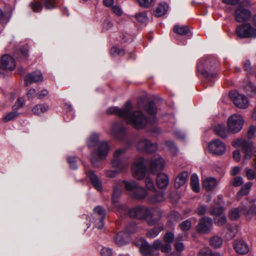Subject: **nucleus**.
<instances>
[{
    "instance_id": "obj_22",
    "label": "nucleus",
    "mask_w": 256,
    "mask_h": 256,
    "mask_svg": "<svg viewBox=\"0 0 256 256\" xmlns=\"http://www.w3.org/2000/svg\"><path fill=\"white\" fill-rule=\"evenodd\" d=\"M94 212L98 215L99 222L95 224V226L98 229L102 228L104 226V220L106 216L105 210L101 206H97L94 209Z\"/></svg>"
},
{
    "instance_id": "obj_63",
    "label": "nucleus",
    "mask_w": 256,
    "mask_h": 256,
    "mask_svg": "<svg viewBox=\"0 0 256 256\" xmlns=\"http://www.w3.org/2000/svg\"><path fill=\"white\" fill-rule=\"evenodd\" d=\"M112 9L113 12L118 16H121L122 14L121 8L118 6H113Z\"/></svg>"
},
{
    "instance_id": "obj_14",
    "label": "nucleus",
    "mask_w": 256,
    "mask_h": 256,
    "mask_svg": "<svg viewBox=\"0 0 256 256\" xmlns=\"http://www.w3.org/2000/svg\"><path fill=\"white\" fill-rule=\"evenodd\" d=\"M208 146L212 154L218 156L224 154L226 150L224 144L218 139H216L210 142Z\"/></svg>"
},
{
    "instance_id": "obj_31",
    "label": "nucleus",
    "mask_w": 256,
    "mask_h": 256,
    "mask_svg": "<svg viewBox=\"0 0 256 256\" xmlns=\"http://www.w3.org/2000/svg\"><path fill=\"white\" fill-rule=\"evenodd\" d=\"M173 30L174 33L181 36L186 35L190 32V29L188 26L179 24H176Z\"/></svg>"
},
{
    "instance_id": "obj_18",
    "label": "nucleus",
    "mask_w": 256,
    "mask_h": 256,
    "mask_svg": "<svg viewBox=\"0 0 256 256\" xmlns=\"http://www.w3.org/2000/svg\"><path fill=\"white\" fill-rule=\"evenodd\" d=\"M213 62L209 58H203L199 60L198 64V68L199 71H202L204 76L206 78H214L216 74H209L206 72H203V69H208L213 64Z\"/></svg>"
},
{
    "instance_id": "obj_23",
    "label": "nucleus",
    "mask_w": 256,
    "mask_h": 256,
    "mask_svg": "<svg viewBox=\"0 0 256 256\" xmlns=\"http://www.w3.org/2000/svg\"><path fill=\"white\" fill-rule=\"evenodd\" d=\"M169 182V178L168 175L164 173L158 174L156 179V183L159 188H165L168 185Z\"/></svg>"
},
{
    "instance_id": "obj_6",
    "label": "nucleus",
    "mask_w": 256,
    "mask_h": 256,
    "mask_svg": "<svg viewBox=\"0 0 256 256\" xmlns=\"http://www.w3.org/2000/svg\"><path fill=\"white\" fill-rule=\"evenodd\" d=\"M232 145L236 148H240L242 152L244 154V160H249L256 150L252 144L250 142H246L242 138L236 139L233 141Z\"/></svg>"
},
{
    "instance_id": "obj_12",
    "label": "nucleus",
    "mask_w": 256,
    "mask_h": 256,
    "mask_svg": "<svg viewBox=\"0 0 256 256\" xmlns=\"http://www.w3.org/2000/svg\"><path fill=\"white\" fill-rule=\"evenodd\" d=\"M229 96L235 106L240 108L245 109L249 106L248 98L243 94H240L236 92H231Z\"/></svg>"
},
{
    "instance_id": "obj_58",
    "label": "nucleus",
    "mask_w": 256,
    "mask_h": 256,
    "mask_svg": "<svg viewBox=\"0 0 256 256\" xmlns=\"http://www.w3.org/2000/svg\"><path fill=\"white\" fill-rule=\"evenodd\" d=\"M24 104V100L21 98L18 99L15 104L12 106L13 110H17L20 108L22 107Z\"/></svg>"
},
{
    "instance_id": "obj_27",
    "label": "nucleus",
    "mask_w": 256,
    "mask_h": 256,
    "mask_svg": "<svg viewBox=\"0 0 256 256\" xmlns=\"http://www.w3.org/2000/svg\"><path fill=\"white\" fill-rule=\"evenodd\" d=\"M14 8L10 6L8 10L4 12L0 8V24H6L12 17Z\"/></svg>"
},
{
    "instance_id": "obj_9",
    "label": "nucleus",
    "mask_w": 256,
    "mask_h": 256,
    "mask_svg": "<svg viewBox=\"0 0 256 256\" xmlns=\"http://www.w3.org/2000/svg\"><path fill=\"white\" fill-rule=\"evenodd\" d=\"M134 177L138 180H142L146 172L145 160L142 158L136 159L132 166Z\"/></svg>"
},
{
    "instance_id": "obj_10",
    "label": "nucleus",
    "mask_w": 256,
    "mask_h": 256,
    "mask_svg": "<svg viewBox=\"0 0 256 256\" xmlns=\"http://www.w3.org/2000/svg\"><path fill=\"white\" fill-rule=\"evenodd\" d=\"M126 134L125 126L120 122H114L110 127V134L114 138L118 140H123Z\"/></svg>"
},
{
    "instance_id": "obj_57",
    "label": "nucleus",
    "mask_w": 256,
    "mask_h": 256,
    "mask_svg": "<svg viewBox=\"0 0 256 256\" xmlns=\"http://www.w3.org/2000/svg\"><path fill=\"white\" fill-rule=\"evenodd\" d=\"M68 161L70 164V166L72 169L76 170L78 166L76 162V158L74 157H68Z\"/></svg>"
},
{
    "instance_id": "obj_47",
    "label": "nucleus",
    "mask_w": 256,
    "mask_h": 256,
    "mask_svg": "<svg viewBox=\"0 0 256 256\" xmlns=\"http://www.w3.org/2000/svg\"><path fill=\"white\" fill-rule=\"evenodd\" d=\"M174 238V236L172 232H168L164 234V240L166 243L170 244L173 242Z\"/></svg>"
},
{
    "instance_id": "obj_38",
    "label": "nucleus",
    "mask_w": 256,
    "mask_h": 256,
    "mask_svg": "<svg viewBox=\"0 0 256 256\" xmlns=\"http://www.w3.org/2000/svg\"><path fill=\"white\" fill-rule=\"evenodd\" d=\"M121 190L117 186L114 187L113 194L112 196V202L113 204H115L116 206L120 207V206L118 204V200L121 194Z\"/></svg>"
},
{
    "instance_id": "obj_15",
    "label": "nucleus",
    "mask_w": 256,
    "mask_h": 256,
    "mask_svg": "<svg viewBox=\"0 0 256 256\" xmlns=\"http://www.w3.org/2000/svg\"><path fill=\"white\" fill-rule=\"evenodd\" d=\"M251 16L250 12L240 5L238 6L234 12L235 20L238 22H243L248 20Z\"/></svg>"
},
{
    "instance_id": "obj_59",
    "label": "nucleus",
    "mask_w": 256,
    "mask_h": 256,
    "mask_svg": "<svg viewBox=\"0 0 256 256\" xmlns=\"http://www.w3.org/2000/svg\"><path fill=\"white\" fill-rule=\"evenodd\" d=\"M246 173L248 178L250 180H252L255 178V172L250 168H246Z\"/></svg>"
},
{
    "instance_id": "obj_39",
    "label": "nucleus",
    "mask_w": 256,
    "mask_h": 256,
    "mask_svg": "<svg viewBox=\"0 0 256 256\" xmlns=\"http://www.w3.org/2000/svg\"><path fill=\"white\" fill-rule=\"evenodd\" d=\"M147 194L146 190L142 187L138 186L133 194V196L138 200L144 199Z\"/></svg>"
},
{
    "instance_id": "obj_41",
    "label": "nucleus",
    "mask_w": 256,
    "mask_h": 256,
    "mask_svg": "<svg viewBox=\"0 0 256 256\" xmlns=\"http://www.w3.org/2000/svg\"><path fill=\"white\" fill-rule=\"evenodd\" d=\"M222 244V239L220 237L217 236H213L210 240V245L214 248L220 247Z\"/></svg>"
},
{
    "instance_id": "obj_13",
    "label": "nucleus",
    "mask_w": 256,
    "mask_h": 256,
    "mask_svg": "<svg viewBox=\"0 0 256 256\" xmlns=\"http://www.w3.org/2000/svg\"><path fill=\"white\" fill-rule=\"evenodd\" d=\"M16 67L14 59L9 54H4L2 56L0 62V72L3 70H13Z\"/></svg>"
},
{
    "instance_id": "obj_45",
    "label": "nucleus",
    "mask_w": 256,
    "mask_h": 256,
    "mask_svg": "<svg viewBox=\"0 0 256 256\" xmlns=\"http://www.w3.org/2000/svg\"><path fill=\"white\" fill-rule=\"evenodd\" d=\"M192 226V222L190 220H187L182 222L180 224V227L182 231H187L189 230Z\"/></svg>"
},
{
    "instance_id": "obj_53",
    "label": "nucleus",
    "mask_w": 256,
    "mask_h": 256,
    "mask_svg": "<svg viewBox=\"0 0 256 256\" xmlns=\"http://www.w3.org/2000/svg\"><path fill=\"white\" fill-rule=\"evenodd\" d=\"M124 51L123 49H120L118 47H113L110 50V54L113 56L116 54L124 56Z\"/></svg>"
},
{
    "instance_id": "obj_24",
    "label": "nucleus",
    "mask_w": 256,
    "mask_h": 256,
    "mask_svg": "<svg viewBox=\"0 0 256 256\" xmlns=\"http://www.w3.org/2000/svg\"><path fill=\"white\" fill-rule=\"evenodd\" d=\"M218 184L216 178L208 177L203 180L202 184L206 190L210 191L215 188Z\"/></svg>"
},
{
    "instance_id": "obj_3",
    "label": "nucleus",
    "mask_w": 256,
    "mask_h": 256,
    "mask_svg": "<svg viewBox=\"0 0 256 256\" xmlns=\"http://www.w3.org/2000/svg\"><path fill=\"white\" fill-rule=\"evenodd\" d=\"M110 150V146L106 141L100 142L96 148V153L98 158L94 156V154H92L90 160L92 164L94 167H98L100 166V160L104 159L108 154Z\"/></svg>"
},
{
    "instance_id": "obj_17",
    "label": "nucleus",
    "mask_w": 256,
    "mask_h": 256,
    "mask_svg": "<svg viewBox=\"0 0 256 256\" xmlns=\"http://www.w3.org/2000/svg\"><path fill=\"white\" fill-rule=\"evenodd\" d=\"M137 148L140 151L152 153L156 151L157 146L146 138H142L138 142Z\"/></svg>"
},
{
    "instance_id": "obj_36",
    "label": "nucleus",
    "mask_w": 256,
    "mask_h": 256,
    "mask_svg": "<svg viewBox=\"0 0 256 256\" xmlns=\"http://www.w3.org/2000/svg\"><path fill=\"white\" fill-rule=\"evenodd\" d=\"M190 180V185L192 190L196 192H199L200 187L199 184L198 178V176L195 174H193L191 176Z\"/></svg>"
},
{
    "instance_id": "obj_8",
    "label": "nucleus",
    "mask_w": 256,
    "mask_h": 256,
    "mask_svg": "<svg viewBox=\"0 0 256 256\" xmlns=\"http://www.w3.org/2000/svg\"><path fill=\"white\" fill-rule=\"evenodd\" d=\"M244 123V120L240 115L232 114L228 119V128L231 133H238L242 129Z\"/></svg>"
},
{
    "instance_id": "obj_56",
    "label": "nucleus",
    "mask_w": 256,
    "mask_h": 256,
    "mask_svg": "<svg viewBox=\"0 0 256 256\" xmlns=\"http://www.w3.org/2000/svg\"><path fill=\"white\" fill-rule=\"evenodd\" d=\"M112 254V250L108 248L104 247L100 250L101 256H111Z\"/></svg>"
},
{
    "instance_id": "obj_26",
    "label": "nucleus",
    "mask_w": 256,
    "mask_h": 256,
    "mask_svg": "<svg viewBox=\"0 0 256 256\" xmlns=\"http://www.w3.org/2000/svg\"><path fill=\"white\" fill-rule=\"evenodd\" d=\"M87 176L94 188L98 191H101L102 190V182L98 176L91 170L88 172Z\"/></svg>"
},
{
    "instance_id": "obj_62",
    "label": "nucleus",
    "mask_w": 256,
    "mask_h": 256,
    "mask_svg": "<svg viewBox=\"0 0 256 256\" xmlns=\"http://www.w3.org/2000/svg\"><path fill=\"white\" fill-rule=\"evenodd\" d=\"M256 131V127L252 126L250 127L248 132H247V136L249 138H252L254 136V133Z\"/></svg>"
},
{
    "instance_id": "obj_16",
    "label": "nucleus",
    "mask_w": 256,
    "mask_h": 256,
    "mask_svg": "<svg viewBox=\"0 0 256 256\" xmlns=\"http://www.w3.org/2000/svg\"><path fill=\"white\" fill-rule=\"evenodd\" d=\"M165 162L160 155H155L151 160L149 168L153 174L162 170L164 168Z\"/></svg>"
},
{
    "instance_id": "obj_28",
    "label": "nucleus",
    "mask_w": 256,
    "mask_h": 256,
    "mask_svg": "<svg viewBox=\"0 0 256 256\" xmlns=\"http://www.w3.org/2000/svg\"><path fill=\"white\" fill-rule=\"evenodd\" d=\"M188 177V172L184 171L180 173L176 178L174 182V187L176 188H179L184 184Z\"/></svg>"
},
{
    "instance_id": "obj_34",
    "label": "nucleus",
    "mask_w": 256,
    "mask_h": 256,
    "mask_svg": "<svg viewBox=\"0 0 256 256\" xmlns=\"http://www.w3.org/2000/svg\"><path fill=\"white\" fill-rule=\"evenodd\" d=\"M164 228L162 225L155 226L153 228L148 230L146 233V236L150 238H154L156 237Z\"/></svg>"
},
{
    "instance_id": "obj_46",
    "label": "nucleus",
    "mask_w": 256,
    "mask_h": 256,
    "mask_svg": "<svg viewBox=\"0 0 256 256\" xmlns=\"http://www.w3.org/2000/svg\"><path fill=\"white\" fill-rule=\"evenodd\" d=\"M44 6L47 10H51L55 8L56 0H43Z\"/></svg>"
},
{
    "instance_id": "obj_2",
    "label": "nucleus",
    "mask_w": 256,
    "mask_h": 256,
    "mask_svg": "<svg viewBox=\"0 0 256 256\" xmlns=\"http://www.w3.org/2000/svg\"><path fill=\"white\" fill-rule=\"evenodd\" d=\"M128 214L130 217L138 220L149 218L147 220V223L150 226L155 225L162 218V212L160 210H150L141 206L130 208Z\"/></svg>"
},
{
    "instance_id": "obj_51",
    "label": "nucleus",
    "mask_w": 256,
    "mask_h": 256,
    "mask_svg": "<svg viewBox=\"0 0 256 256\" xmlns=\"http://www.w3.org/2000/svg\"><path fill=\"white\" fill-rule=\"evenodd\" d=\"M223 212V208L222 206H219L212 208L210 211V214L214 216H216L222 214Z\"/></svg>"
},
{
    "instance_id": "obj_1",
    "label": "nucleus",
    "mask_w": 256,
    "mask_h": 256,
    "mask_svg": "<svg viewBox=\"0 0 256 256\" xmlns=\"http://www.w3.org/2000/svg\"><path fill=\"white\" fill-rule=\"evenodd\" d=\"M132 106L129 101L126 102L122 108L116 106H112L107 110L108 114H114L124 118L128 124L132 125L136 129L144 128L148 124H153L156 122V114L157 112L155 104L150 102L144 108V110L150 115L148 119L140 111L136 110L132 112Z\"/></svg>"
},
{
    "instance_id": "obj_54",
    "label": "nucleus",
    "mask_w": 256,
    "mask_h": 256,
    "mask_svg": "<svg viewBox=\"0 0 256 256\" xmlns=\"http://www.w3.org/2000/svg\"><path fill=\"white\" fill-rule=\"evenodd\" d=\"M180 214L177 212H172L168 216V220L170 222H173L179 220Z\"/></svg>"
},
{
    "instance_id": "obj_33",
    "label": "nucleus",
    "mask_w": 256,
    "mask_h": 256,
    "mask_svg": "<svg viewBox=\"0 0 256 256\" xmlns=\"http://www.w3.org/2000/svg\"><path fill=\"white\" fill-rule=\"evenodd\" d=\"M165 200L163 192H157L149 198V202L152 204L160 202Z\"/></svg>"
},
{
    "instance_id": "obj_11",
    "label": "nucleus",
    "mask_w": 256,
    "mask_h": 256,
    "mask_svg": "<svg viewBox=\"0 0 256 256\" xmlns=\"http://www.w3.org/2000/svg\"><path fill=\"white\" fill-rule=\"evenodd\" d=\"M236 33L240 38H256V29L248 24H245L238 26Z\"/></svg>"
},
{
    "instance_id": "obj_64",
    "label": "nucleus",
    "mask_w": 256,
    "mask_h": 256,
    "mask_svg": "<svg viewBox=\"0 0 256 256\" xmlns=\"http://www.w3.org/2000/svg\"><path fill=\"white\" fill-rule=\"evenodd\" d=\"M206 210V206H204V205H202L197 208L196 213L198 215L202 216V215H204L205 214Z\"/></svg>"
},
{
    "instance_id": "obj_50",
    "label": "nucleus",
    "mask_w": 256,
    "mask_h": 256,
    "mask_svg": "<svg viewBox=\"0 0 256 256\" xmlns=\"http://www.w3.org/2000/svg\"><path fill=\"white\" fill-rule=\"evenodd\" d=\"M122 170H120L119 168L118 170H107L105 171V174L107 177L112 178L115 177L118 173Z\"/></svg>"
},
{
    "instance_id": "obj_37",
    "label": "nucleus",
    "mask_w": 256,
    "mask_h": 256,
    "mask_svg": "<svg viewBox=\"0 0 256 256\" xmlns=\"http://www.w3.org/2000/svg\"><path fill=\"white\" fill-rule=\"evenodd\" d=\"M49 109V106L46 104H37L32 109V112L35 114L39 115L46 112Z\"/></svg>"
},
{
    "instance_id": "obj_48",
    "label": "nucleus",
    "mask_w": 256,
    "mask_h": 256,
    "mask_svg": "<svg viewBox=\"0 0 256 256\" xmlns=\"http://www.w3.org/2000/svg\"><path fill=\"white\" fill-rule=\"evenodd\" d=\"M136 18L140 22H146L148 18L146 12H140L136 14Z\"/></svg>"
},
{
    "instance_id": "obj_43",
    "label": "nucleus",
    "mask_w": 256,
    "mask_h": 256,
    "mask_svg": "<svg viewBox=\"0 0 256 256\" xmlns=\"http://www.w3.org/2000/svg\"><path fill=\"white\" fill-rule=\"evenodd\" d=\"M214 220L216 224L218 226H222L226 223V216L222 214V215L214 216Z\"/></svg>"
},
{
    "instance_id": "obj_4",
    "label": "nucleus",
    "mask_w": 256,
    "mask_h": 256,
    "mask_svg": "<svg viewBox=\"0 0 256 256\" xmlns=\"http://www.w3.org/2000/svg\"><path fill=\"white\" fill-rule=\"evenodd\" d=\"M256 210V206L254 204L246 202V204L240 207V209H239V208L232 209L229 214L230 218L233 220H238L240 216V212L241 214L248 216H249L255 214Z\"/></svg>"
},
{
    "instance_id": "obj_32",
    "label": "nucleus",
    "mask_w": 256,
    "mask_h": 256,
    "mask_svg": "<svg viewBox=\"0 0 256 256\" xmlns=\"http://www.w3.org/2000/svg\"><path fill=\"white\" fill-rule=\"evenodd\" d=\"M99 142V136L96 134H92L87 140V145L88 148H96Z\"/></svg>"
},
{
    "instance_id": "obj_20",
    "label": "nucleus",
    "mask_w": 256,
    "mask_h": 256,
    "mask_svg": "<svg viewBox=\"0 0 256 256\" xmlns=\"http://www.w3.org/2000/svg\"><path fill=\"white\" fill-rule=\"evenodd\" d=\"M212 226V220L208 217H204L200 220L197 226V230L200 232L207 233L210 230Z\"/></svg>"
},
{
    "instance_id": "obj_7",
    "label": "nucleus",
    "mask_w": 256,
    "mask_h": 256,
    "mask_svg": "<svg viewBox=\"0 0 256 256\" xmlns=\"http://www.w3.org/2000/svg\"><path fill=\"white\" fill-rule=\"evenodd\" d=\"M162 242L159 240H155L152 245L148 244L146 242H144L140 247V251L145 256H152L154 255L157 256L158 250L160 249L162 246Z\"/></svg>"
},
{
    "instance_id": "obj_30",
    "label": "nucleus",
    "mask_w": 256,
    "mask_h": 256,
    "mask_svg": "<svg viewBox=\"0 0 256 256\" xmlns=\"http://www.w3.org/2000/svg\"><path fill=\"white\" fill-rule=\"evenodd\" d=\"M122 182L124 184L125 189L128 191L132 192V194L139 186L138 184L134 180H122Z\"/></svg>"
},
{
    "instance_id": "obj_44",
    "label": "nucleus",
    "mask_w": 256,
    "mask_h": 256,
    "mask_svg": "<svg viewBox=\"0 0 256 256\" xmlns=\"http://www.w3.org/2000/svg\"><path fill=\"white\" fill-rule=\"evenodd\" d=\"M30 6L32 8V9L34 12H40L43 8L42 4L41 3H40L37 2H32L30 4Z\"/></svg>"
},
{
    "instance_id": "obj_60",
    "label": "nucleus",
    "mask_w": 256,
    "mask_h": 256,
    "mask_svg": "<svg viewBox=\"0 0 256 256\" xmlns=\"http://www.w3.org/2000/svg\"><path fill=\"white\" fill-rule=\"evenodd\" d=\"M244 182L243 179L240 176H236L234 178L232 181V185L234 186H239Z\"/></svg>"
},
{
    "instance_id": "obj_21",
    "label": "nucleus",
    "mask_w": 256,
    "mask_h": 256,
    "mask_svg": "<svg viewBox=\"0 0 256 256\" xmlns=\"http://www.w3.org/2000/svg\"><path fill=\"white\" fill-rule=\"evenodd\" d=\"M134 230H129L128 227L126 230V232H120L116 234L114 238V242L116 244L120 246H122L127 243L126 238L128 234L134 232Z\"/></svg>"
},
{
    "instance_id": "obj_19",
    "label": "nucleus",
    "mask_w": 256,
    "mask_h": 256,
    "mask_svg": "<svg viewBox=\"0 0 256 256\" xmlns=\"http://www.w3.org/2000/svg\"><path fill=\"white\" fill-rule=\"evenodd\" d=\"M43 76L42 72L39 70H36L28 74L24 78V84L28 86L32 83L42 82Z\"/></svg>"
},
{
    "instance_id": "obj_52",
    "label": "nucleus",
    "mask_w": 256,
    "mask_h": 256,
    "mask_svg": "<svg viewBox=\"0 0 256 256\" xmlns=\"http://www.w3.org/2000/svg\"><path fill=\"white\" fill-rule=\"evenodd\" d=\"M198 256H214V254L211 250L206 248L200 250Z\"/></svg>"
},
{
    "instance_id": "obj_5",
    "label": "nucleus",
    "mask_w": 256,
    "mask_h": 256,
    "mask_svg": "<svg viewBox=\"0 0 256 256\" xmlns=\"http://www.w3.org/2000/svg\"><path fill=\"white\" fill-rule=\"evenodd\" d=\"M126 151V148H119L115 151L111 162L112 167L119 168L120 170H124L128 167L129 162L123 158Z\"/></svg>"
},
{
    "instance_id": "obj_35",
    "label": "nucleus",
    "mask_w": 256,
    "mask_h": 256,
    "mask_svg": "<svg viewBox=\"0 0 256 256\" xmlns=\"http://www.w3.org/2000/svg\"><path fill=\"white\" fill-rule=\"evenodd\" d=\"M168 10V6L166 4H160L156 7L154 12L156 16H161L164 15Z\"/></svg>"
},
{
    "instance_id": "obj_25",
    "label": "nucleus",
    "mask_w": 256,
    "mask_h": 256,
    "mask_svg": "<svg viewBox=\"0 0 256 256\" xmlns=\"http://www.w3.org/2000/svg\"><path fill=\"white\" fill-rule=\"evenodd\" d=\"M234 248L238 254H244L248 250V246L245 242L243 240H237L235 242Z\"/></svg>"
},
{
    "instance_id": "obj_49",
    "label": "nucleus",
    "mask_w": 256,
    "mask_h": 256,
    "mask_svg": "<svg viewBox=\"0 0 256 256\" xmlns=\"http://www.w3.org/2000/svg\"><path fill=\"white\" fill-rule=\"evenodd\" d=\"M140 6L147 8L150 7L153 3L154 0H136Z\"/></svg>"
},
{
    "instance_id": "obj_29",
    "label": "nucleus",
    "mask_w": 256,
    "mask_h": 256,
    "mask_svg": "<svg viewBox=\"0 0 256 256\" xmlns=\"http://www.w3.org/2000/svg\"><path fill=\"white\" fill-rule=\"evenodd\" d=\"M214 132L222 138H227L229 136L230 133L228 128L227 130L224 126L221 124H218L215 126Z\"/></svg>"
},
{
    "instance_id": "obj_42",
    "label": "nucleus",
    "mask_w": 256,
    "mask_h": 256,
    "mask_svg": "<svg viewBox=\"0 0 256 256\" xmlns=\"http://www.w3.org/2000/svg\"><path fill=\"white\" fill-rule=\"evenodd\" d=\"M252 182H248L245 184L238 193V196H244L249 193L252 186Z\"/></svg>"
},
{
    "instance_id": "obj_55",
    "label": "nucleus",
    "mask_w": 256,
    "mask_h": 256,
    "mask_svg": "<svg viewBox=\"0 0 256 256\" xmlns=\"http://www.w3.org/2000/svg\"><path fill=\"white\" fill-rule=\"evenodd\" d=\"M145 184L146 188L150 190H154V184L153 181L150 177H146L145 180Z\"/></svg>"
},
{
    "instance_id": "obj_61",
    "label": "nucleus",
    "mask_w": 256,
    "mask_h": 256,
    "mask_svg": "<svg viewBox=\"0 0 256 256\" xmlns=\"http://www.w3.org/2000/svg\"><path fill=\"white\" fill-rule=\"evenodd\" d=\"M166 144L172 152L176 153L178 152V148L172 142L168 141L166 142Z\"/></svg>"
},
{
    "instance_id": "obj_40",
    "label": "nucleus",
    "mask_w": 256,
    "mask_h": 256,
    "mask_svg": "<svg viewBox=\"0 0 256 256\" xmlns=\"http://www.w3.org/2000/svg\"><path fill=\"white\" fill-rule=\"evenodd\" d=\"M20 114V113L16 110H14L6 114L3 118L2 121L4 122H8L14 120L17 118Z\"/></svg>"
}]
</instances>
